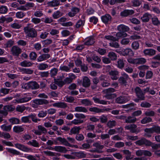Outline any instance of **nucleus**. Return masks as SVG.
<instances>
[{
    "mask_svg": "<svg viewBox=\"0 0 160 160\" xmlns=\"http://www.w3.org/2000/svg\"><path fill=\"white\" fill-rule=\"evenodd\" d=\"M23 30L27 37L34 38L37 36V32L33 28L27 26L24 28Z\"/></svg>",
    "mask_w": 160,
    "mask_h": 160,
    "instance_id": "f257e3e1",
    "label": "nucleus"
},
{
    "mask_svg": "<svg viewBox=\"0 0 160 160\" xmlns=\"http://www.w3.org/2000/svg\"><path fill=\"white\" fill-rule=\"evenodd\" d=\"M135 143L139 146L145 145L146 146H149L151 145L152 142L144 138H142L140 139L137 141Z\"/></svg>",
    "mask_w": 160,
    "mask_h": 160,
    "instance_id": "f03ea898",
    "label": "nucleus"
},
{
    "mask_svg": "<svg viewBox=\"0 0 160 160\" xmlns=\"http://www.w3.org/2000/svg\"><path fill=\"white\" fill-rule=\"evenodd\" d=\"M15 146L17 148L23 152H28L32 151V150L31 148H28L21 144L16 143L15 144Z\"/></svg>",
    "mask_w": 160,
    "mask_h": 160,
    "instance_id": "7ed1b4c3",
    "label": "nucleus"
},
{
    "mask_svg": "<svg viewBox=\"0 0 160 160\" xmlns=\"http://www.w3.org/2000/svg\"><path fill=\"white\" fill-rule=\"evenodd\" d=\"M47 132L46 129L44 127L40 125L38 126V129L34 130L33 131L34 133L38 135H40L42 133L45 134Z\"/></svg>",
    "mask_w": 160,
    "mask_h": 160,
    "instance_id": "20e7f679",
    "label": "nucleus"
},
{
    "mask_svg": "<svg viewBox=\"0 0 160 160\" xmlns=\"http://www.w3.org/2000/svg\"><path fill=\"white\" fill-rule=\"evenodd\" d=\"M128 75L125 73L122 74V76L120 77L118 79L119 82L122 85H125L127 83V81L129 79Z\"/></svg>",
    "mask_w": 160,
    "mask_h": 160,
    "instance_id": "39448f33",
    "label": "nucleus"
},
{
    "mask_svg": "<svg viewBox=\"0 0 160 160\" xmlns=\"http://www.w3.org/2000/svg\"><path fill=\"white\" fill-rule=\"evenodd\" d=\"M106 78V76L105 75H102L99 77V79L101 81V85L104 88L108 87L110 85V82L106 80H105Z\"/></svg>",
    "mask_w": 160,
    "mask_h": 160,
    "instance_id": "423d86ee",
    "label": "nucleus"
},
{
    "mask_svg": "<svg viewBox=\"0 0 160 160\" xmlns=\"http://www.w3.org/2000/svg\"><path fill=\"white\" fill-rule=\"evenodd\" d=\"M135 93L137 96L141 100H143L145 99L144 93L141 90L140 88L136 87L135 89Z\"/></svg>",
    "mask_w": 160,
    "mask_h": 160,
    "instance_id": "0eeeda50",
    "label": "nucleus"
},
{
    "mask_svg": "<svg viewBox=\"0 0 160 160\" xmlns=\"http://www.w3.org/2000/svg\"><path fill=\"white\" fill-rule=\"evenodd\" d=\"M130 98L128 96H121L117 98L115 100L116 103L119 104H122L128 101Z\"/></svg>",
    "mask_w": 160,
    "mask_h": 160,
    "instance_id": "6e6552de",
    "label": "nucleus"
},
{
    "mask_svg": "<svg viewBox=\"0 0 160 160\" xmlns=\"http://www.w3.org/2000/svg\"><path fill=\"white\" fill-rule=\"evenodd\" d=\"M115 91V89L112 88H109L103 90V92L106 94L105 97L107 99H111L112 98V94L111 93Z\"/></svg>",
    "mask_w": 160,
    "mask_h": 160,
    "instance_id": "1a4fd4ad",
    "label": "nucleus"
},
{
    "mask_svg": "<svg viewBox=\"0 0 160 160\" xmlns=\"http://www.w3.org/2000/svg\"><path fill=\"white\" fill-rule=\"evenodd\" d=\"M11 54L13 56H18L21 52L22 50L18 46H14L11 49Z\"/></svg>",
    "mask_w": 160,
    "mask_h": 160,
    "instance_id": "9d476101",
    "label": "nucleus"
},
{
    "mask_svg": "<svg viewBox=\"0 0 160 160\" xmlns=\"http://www.w3.org/2000/svg\"><path fill=\"white\" fill-rule=\"evenodd\" d=\"M80 10L79 8L75 7H72L71 11L68 13V15L70 17H73L79 12Z\"/></svg>",
    "mask_w": 160,
    "mask_h": 160,
    "instance_id": "9b49d317",
    "label": "nucleus"
},
{
    "mask_svg": "<svg viewBox=\"0 0 160 160\" xmlns=\"http://www.w3.org/2000/svg\"><path fill=\"white\" fill-rule=\"evenodd\" d=\"M137 126L136 125L133 124L126 126L125 128L126 129L130 130L131 132L138 133L139 132V131L137 130Z\"/></svg>",
    "mask_w": 160,
    "mask_h": 160,
    "instance_id": "f8f14e48",
    "label": "nucleus"
},
{
    "mask_svg": "<svg viewBox=\"0 0 160 160\" xmlns=\"http://www.w3.org/2000/svg\"><path fill=\"white\" fill-rule=\"evenodd\" d=\"M32 99V98L29 95L17 99L16 101L18 103H23L30 101Z\"/></svg>",
    "mask_w": 160,
    "mask_h": 160,
    "instance_id": "ddd939ff",
    "label": "nucleus"
},
{
    "mask_svg": "<svg viewBox=\"0 0 160 160\" xmlns=\"http://www.w3.org/2000/svg\"><path fill=\"white\" fill-rule=\"evenodd\" d=\"M122 55L124 56H133L134 55V53L131 49L129 48L122 49Z\"/></svg>",
    "mask_w": 160,
    "mask_h": 160,
    "instance_id": "4468645a",
    "label": "nucleus"
},
{
    "mask_svg": "<svg viewBox=\"0 0 160 160\" xmlns=\"http://www.w3.org/2000/svg\"><path fill=\"white\" fill-rule=\"evenodd\" d=\"M156 51L152 49H147L144 50L143 52L145 56H152L155 55Z\"/></svg>",
    "mask_w": 160,
    "mask_h": 160,
    "instance_id": "2eb2a0df",
    "label": "nucleus"
},
{
    "mask_svg": "<svg viewBox=\"0 0 160 160\" xmlns=\"http://www.w3.org/2000/svg\"><path fill=\"white\" fill-rule=\"evenodd\" d=\"M109 73L111 78L113 80H116L118 78L119 72L117 70H111Z\"/></svg>",
    "mask_w": 160,
    "mask_h": 160,
    "instance_id": "dca6fc26",
    "label": "nucleus"
},
{
    "mask_svg": "<svg viewBox=\"0 0 160 160\" xmlns=\"http://www.w3.org/2000/svg\"><path fill=\"white\" fill-rule=\"evenodd\" d=\"M109 110V109L108 108L105 110L96 107H93L89 108V111L91 112H92L95 113H99L104 112L105 110L108 111Z\"/></svg>",
    "mask_w": 160,
    "mask_h": 160,
    "instance_id": "f3484780",
    "label": "nucleus"
},
{
    "mask_svg": "<svg viewBox=\"0 0 160 160\" xmlns=\"http://www.w3.org/2000/svg\"><path fill=\"white\" fill-rule=\"evenodd\" d=\"M101 18L102 22L105 24H107L110 22L111 21L112 17L108 14H106L101 17Z\"/></svg>",
    "mask_w": 160,
    "mask_h": 160,
    "instance_id": "a211bd4d",
    "label": "nucleus"
},
{
    "mask_svg": "<svg viewBox=\"0 0 160 160\" xmlns=\"http://www.w3.org/2000/svg\"><path fill=\"white\" fill-rule=\"evenodd\" d=\"M91 84L90 80L87 77L85 76L82 78V86L85 88L89 87Z\"/></svg>",
    "mask_w": 160,
    "mask_h": 160,
    "instance_id": "6ab92c4d",
    "label": "nucleus"
},
{
    "mask_svg": "<svg viewBox=\"0 0 160 160\" xmlns=\"http://www.w3.org/2000/svg\"><path fill=\"white\" fill-rule=\"evenodd\" d=\"M50 57V55L49 54H42L38 57L37 61L38 62H41L46 60Z\"/></svg>",
    "mask_w": 160,
    "mask_h": 160,
    "instance_id": "aec40b11",
    "label": "nucleus"
},
{
    "mask_svg": "<svg viewBox=\"0 0 160 160\" xmlns=\"http://www.w3.org/2000/svg\"><path fill=\"white\" fill-rule=\"evenodd\" d=\"M57 141H59L61 144L66 146L71 147V144L68 142L67 140L64 138H62L61 137H58L56 138Z\"/></svg>",
    "mask_w": 160,
    "mask_h": 160,
    "instance_id": "412c9836",
    "label": "nucleus"
},
{
    "mask_svg": "<svg viewBox=\"0 0 160 160\" xmlns=\"http://www.w3.org/2000/svg\"><path fill=\"white\" fill-rule=\"evenodd\" d=\"M35 4L32 2H28L24 5L22 6V10L27 11L30 9V8H33L35 6Z\"/></svg>",
    "mask_w": 160,
    "mask_h": 160,
    "instance_id": "4be33fe9",
    "label": "nucleus"
},
{
    "mask_svg": "<svg viewBox=\"0 0 160 160\" xmlns=\"http://www.w3.org/2000/svg\"><path fill=\"white\" fill-rule=\"evenodd\" d=\"M134 11L132 10H125L121 12L120 13L121 16L122 17H127L133 14Z\"/></svg>",
    "mask_w": 160,
    "mask_h": 160,
    "instance_id": "5701e85b",
    "label": "nucleus"
},
{
    "mask_svg": "<svg viewBox=\"0 0 160 160\" xmlns=\"http://www.w3.org/2000/svg\"><path fill=\"white\" fill-rule=\"evenodd\" d=\"M60 1L59 0H53L48 2L47 5L49 7H54L58 6L60 5Z\"/></svg>",
    "mask_w": 160,
    "mask_h": 160,
    "instance_id": "b1692460",
    "label": "nucleus"
},
{
    "mask_svg": "<svg viewBox=\"0 0 160 160\" xmlns=\"http://www.w3.org/2000/svg\"><path fill=\"white\" fill-rule=\"evenodd\" d=\"M52 106L54 107L64 109L66 108L68 106L66 103L62 102L54 103L52 104Z\"/></svg>",
    "mask_w": 160,
    "mask_h": 160,
    "instance_id": "393cba45",
    "label": "nucleus"
},
{
    "mask_svg": "<svg viewBox=\"0 0 160 160\" xmlns=\"http://www.w3.org/2000/svg\"><path fill=\"white\" fill-rule=\"evenodd\" d=\"M54 150L57 152L64 153L68 151V150L65 147L61 146H55L54 147Z\"/></svg>",
    "mask_w": 160,
    "mask_h": 160,
    "instance_id": "a878e982",
    "label": "nucleus"
},
{
    "mask_svg": "<svg viewBox=\"0 0 160 160\" xmlns=\"http://www.w3.org/2000/svg\"><path fill=\"white\" fill-rule=\"evenodd\" d=\"M28 83L29 89H36L39 88V85L35 81H31Z\"/></svg>",
    "mask_w": 160,
    "mask_h": 160,
    "instance_id": "bb28decb",
    "label": "nucleus"
},
{
    "mask_svg": "<svg viewBox=\"0 0 160 160\" xmlns=\"http://www.w3.org/2000/svg\"><path fill=\"white\" fill-rule=\"evenodd\" d=\"M152 17V15L151 14L148 13H146L144 14L141 17V19L143 22H148L149 21L150 19Z\"/></svg>",
    "mask_w": 160,
    "mask_h": 160,
    "instance_id": "cd10ccee",
    "label": "nucleus"
},
{
    "mask_svg": "<svg viewBox=\"0 0 160 160\" xmlns=\"http://www.w3.org/2000/svg\"><path fill=\"white\" fill-rule=\"evenodd\" d=\"M117 28L118 31L125 32L129 30V28L128 27L122 24L118 25Z\"/></svg>",
    "mask_w": 160,
    "mask_h": 160,
    "instance_id": "c85d7f7f",
    "label": "nucleus"
},
{
    "mask_svg": "<svg viewBox=\"0 0 160 160\" xmlns=\"http://www.w3.org/2000/svg\"><path fill=\"white\" fill-rule=\"evenodd\" d=\"M137 120L136 118L133 116H129L125 119V122L127 123H134Z\"/></svg>",
    "mask_w": 160,
    "mask_h": 160,
    "instance_id": "c756f323",
    "label": "nucleus"
},
{
    "mask_svg": "<svg viewBox=\"0 0 160 160\" xmlns=\"http://www.w3.org/2000/svg\"><path fill=\"white\" fill-rule=\"evenodd\" d=\"M74 111L76 112L86 113L88 110L86 108L82 106H77L75 108Z\"/></svg>",
    "mask_w": 160,
    "mask_h": 160,
    "instance_id": "7c9ffc66",
    "label": "nucleus"
},
{
    "mask_svg": "<svg viewBox=\"0 0 160 160\" xmlns=\"http://www.w3.org/2000/svg\"><path fill=\"white\" fill-rule=\"evenodd\" d=\"M34 102L38 105H43L47 104L49 102L46 99H38L34 101Z\"/></svg>",
    "mask_w": 160,
    "mask_h": 160,
    "instance_id": "2f4dec72",
    "label": "nucleus"
},
{
    "mask_svg": "<svg viewBox=\"0 0 160 160\" xmlns=\"http://www.w3.org/2000/svg\"><path fill=\"white\" fill-rule=\"evenodd\" d=\"M19 70L22 74H31L33 72V71L30 68H20Z\"/></svg>",
    "mask_w": 160,
    "mask_h": 160,
    "instance_id": "473e14b6",
    "label": "nucleus"
},
{
    "mask_svg": "<svg viewBox=\"0 0 160 160\" xmlns=\"http://www.w3.org/2000/svg\"><path fill=\"white\" fill-rule=\"evenodd\" d=\"M27 144L35 148H38L40 146L39 142L34 139H33L31 141H29L27 143Z\"/></svg>",
    "mask_w": 160,
    "mask_h": 160,
    "instance_id": "72a5a7b5",
    "label": "nucleus"
},
{
    "mask_svg": "<svg viewBox=\"0 0 160 160\" xmlns=\"http://www.w3.org/2000/svg\"><path fill=\"white\" fill-rule=\"evenodd\" d=\"M24 130V128L22 126H16L13 128V131L16 133H19L23 132Z\"/></svg>",
    "mask_w": 160,
    "mask_h": 160,
    "instance_id": "f704fd0d",
    "label": "nucleus"
},
{
    "mask_svg": "<svg viewBox=\"0 0 160 160\" xmlns=\"http://www.w3.org/2000/svg\"><path fill=\"white\" fill-rule=\"evenodd\" d=\"M92 99L95 103L103 105H105L107 104V101L103 100H100L99 98L93 97V98Z\"/></svg>",
    "mask_w": 160,
    "mask_h": 160,
    "instance_id": "c9c22d12",
    "label": "nucleus"
},
{
    "mask_svg": "<svg viewBox=\"0 0 160 160\" xmlns=\"http://www.w3.org/2000/svg\"><path fill=\"white\" fill-rule=\"evenodd\" d=\"M81 102L82 104L85 106H89L91 105L92 104L91 101L88 99H82Z\"/></svg>",
    "mask_w": 160,
    "mask_h": 160,
    "instance_id": "e433bc0d",
    "label": "nucleus"
},
{
    "mask_svg": "<svg viewBox=\"0 0 160 160\" xmlns=\"http://www.w3.org/2000/svg\"><path fill=\"white\" fill-rule=\"evenodd\" d=\"M20 65L23 67H29L32 66V63L30 62L27 60H24L21 62Z\"/></svg>",
    "mask_w": 160,
    "mask_h": 160,
    "instance_id": "4c0bfd02",
    "label": "nucleus"
},
{
    "mask_svg": "<svg viewBox=\"0 0 160 160\" xmlns=\"http://www.w3.org/2000/svg\"><path fill=\"white\" fill-rule=\"evenodd\" d=\"M75 155L78 158H86V154L83 152L80 151L75 152Z\"/></svg>",
    "mask_w": 160,
    "mask_h": 160,
    "instance_id": "58836bf2",
    "label": "nucleus"
},
{
    "mask_svg": "<svg viewBox=\"0 0 160 160\" xmlns=\"http://www.w3.org/2000/svg\"><path fill=\"white\" fill-rule=\"evenodd\" d=\"M81 128L80 127L75 126L70 130V132L72 134H76L78 133Z\"/></svg>",
    "mask_w": 160,
    "mask_h": 160,
    "instance_id": "ea45409f",
    "label": "nucleus"
},
{
    "mask_svg": "<svg viewBox=\"0 0 160 160\" xmlns=\"http://www.w3.org/2000/svg\"><path fill=\"white\" fill-rule=\"evenodd\" d=\"M108 56L111 60H116L117 59V55L116 54L112 52H109L108 54Z\"/></svg>",
    "mask_w": 160,
    "mask_h": 160,
    "instance_id": "a19ab883",
    "label": "nucleus"
},
{
    "mask_svg": "<svg viewBox=\"0 0 160 160\" xmlns=\"http://www.w3.org/2000/svg\"><path fill=\"white\" fill-rule=\"evenodd\" d=\"M123 153L126 156H125V159L127 160H129L132 158L131 157V153L128 150H123L122 151Z\"/></svg>",
    "mask_w": 160,
    "mask_h": 160,
    "instance_id": "79ce46f5",
    "label": "nucleus"
},
{
    "mask_svg": "<svg viewBox=\"0 0 160 160\" xmlns=\"http://www.w3.org/2000/svg\"><path fill=\"white\" fill-rule=\"evenodd\" d=\"M11 6L12 8H16L17 10H22V6L21 5L19 6V3L16 2L12 3L11 4Z\"/></svg>",
    "mask_w": 160,
    "mask_h": 160,
    "instance_id": "37998d69",
    "label": "nucleus"
},
{
    "mask_svg": "<svg viewBox=\"0 0 160 160\" xmlns=\"http://www.w3.org/2000/svg\"><path fill=\"white\" fill-rule=\"evenodd\" d=\"M42 9H38L34 12V15L37 17H40L43 15Z\"/></svg>",
    "mask_w": 160,
    "mask_h": 160,
    "instance_id": "c03bdc74",
    "label": "nucleus"
},
{
    "mask_svg": "<svg viewBox=\"0 0 160 160\" xmlns=\"http://www.w3.org/2000/svg\"><path fill=\"white\" fill-rule=\"evenodd\" d=\"M37 67L39 70H44L48 68V65L46 63H42L39 64Z\"/></svg>",
    "mask_w": 160,
    "mask_h": 160,
    "instance_id": "a18cd8bd",
    "label": "nucleus"
},
{
    "mask_svg": "<svg viewBox=\"0 0 160 160\" xmlns=\"http://www.w3.org/2000/svg\"><path fill=\"white\" fill-rule=\"evenodd\" d=\"M3 109L5 112L7 111H12L15 109V108L11 105H7L4 107Z\"/></svg>",
    "mask_w": 160,
    "mask_h": 160,
    "instance_id": "49530a36",
    "label": "nucleus"
},
{
    "mask_svg": "<svg viewBox=\"0 0 160 160\" xmlns=\"http://www.w3.org/2000/svg\"><path fill=\"white\" fill-rule=\"evenodd\" d=\"M94 42V39L91 37L88 38L84 44L86 45H90L93 44Z\"/></svg>",
    "mask_w": 160,
    "mask_h": 160,
    "instance_id": "de8ad7c7",
    "label": "nucleus"
},
{
    "mask_svg": "<svg viewBox=\"0 0 160 160\" xmlns=\"http://www.w3.org/2000/svg\"><path fill=\"white\" fill-rule=\"evenodd\" d=\"M107 126L109 128H112L116 125V122L115 120H109L107 123Z\"/></svg>",
    "mask_w": 160,
    "mask_h": 160,
    "instance_id": "09e8293b",
    "label": "nucleus"
},
{
    "mask_svg": "<svg viewBox=\"0 0 160 160\" xmlns=\"http://www.w3.org/2000/svg\"><path fill=\"white\" fill-rule=\"evenodd\" d=\"M26 109V108L23 105H18L16 108V109L17 111L22 113Z\"/></svg>",
    "mask_w": 160,
    "mask_h": 160,
    "instance_id": "8fccbe9b",
    "label": "nucleus"
},
{
    "mask_svg": "<svg viewBox=\"0 0 160 160\" xmlns=\"http://www.w3.org/2000/svg\"><path fill=\"white\" fill-rule=\"evenodd\" d=\"M146 60L145 58H137L136 64H143L146 63Z\"/></svg>",
    "mask_w": 160,
    "mask_h": 160,
    "instance_id": "3c124183",
    "label": "nucleus"
},
{
    "mask_svg": "<svg viewBox=\"0 0 160 160\" xmlns=\"http://www.w3.org/2000/svg\"><path fill=\"white\" fill-rule=\"evenodd\" d=\"M6 149L9 152L12 154L16 155H20V152L15 149L11 148H6Z\"/></svg>",
    "mask_w": 160,
    "mask_h": 160,
    "instance_id": "603ef678",
    "label": "nucleus"
},
{
    "mask_svg": "<svg viewBox=\"0 0 160 160\" xmlns=\"http://www.w3.org/2000/svg\"><path fill=\"white\" fill-rule=\"evenodd\" d=\"M152 121V119L149 117H145L141 120V123L145 124Z\"/></svg>",
    "mask_w": 160,
    "mask_h": 160,
    "instance_id": "864d4df0",
    "label": "nucleus"
},
{
    "mask_svg": "<svg viewBox=\"0 0 160 160\" xmlns=\"http://www.w3.org/2000/svg\"><path fill=\"white\" fill-rule=\"evenodd\" d=\"M93 146L99 149H102L104 148V146L101 144V142H94L93 144Z\"/></svg>",
    "mask_w": 160,
    "mask_h": 160,
    "instance_id": "5fc2aeb1",
    "label": "nucleus"
},
{
    "mask_svg": "<svg viewBox=\"0 0 160 160\" xmlns=\"http://www.w3.org/2000/svg\"><path fill=\"white\" fill-rule=\"evenodd\" d=\"M104 38L107 40L112 41H118V38H117L112 36L109 35L105 36Z\"/></svg>",
    "mask_w": 160,
    "mask_h": 160,
    "instance_id": "6e6d98bb",
    "label": "nucleus"
},
{
    "mask_svg": "<svg viewBox=\"0 0 160 160\" xmlns=\"http://www.w3.org/2000/svg\"><path fill=\"white\" fill-rule=\"evenodd\" d=\"M12 128L11 125L7 126L5 124L2 125L1 126V128L4 131H9L11 130Z\"/></svg>",
    "mask_w": 160,
    "mask_h": 160,
    "instance_id": "4d7b16f0",
    "label": "nucleus"
},
{
    "mask_svg": "<svg viewBox=\"0 0 160 160\" xmlns=\"http://www.w3.org/2000/svg\"><path fill=\"white\" fill-rule=\"evenodd\" d=\"M124 66V64L123 59H119L117 61V66L121 69L123 68Z\"/></svg>",
    "mask_w": 160,
    "mask_h": 160,
    "instance_id": "13d9d810",
    "label": "nucleus"
},
{
    "mask_svg": "<svg viewBox=\"0 0 160 160\" xmlns=\"http://www.w3.org/2000/svg\"><path fill=\"white\" fill-rule=\"evenodd\" d=\"M65 101L69 103H72L75 100L74 98L71 96H67L65 97Z\"/></svg>",
    "mask_w": 160,
    "mask_h": 160,
    "instance_id": "bf43d9fd",
    "label": "nucleus"
},
{
    "mask_svg": "<svg viewBox=\"0 0 160 160\" xmlns=\"http://www.w3.org/2000/svg\"><path fill=\"white\" fill-rule=\"evenodd\" d=\"M25 15V13L22 11H19L16 13L15 16L18 18H22Z\"/></svg>",
    "mask_w": 160,
    "mask_h": 160,
    "instance_id": "052dcab7",
    "label": "nucleus"
},
{
    "mask_svg": "<svg viewBox=\"0 0 160 160\" xmlns=\"http://www.w3.org/2000/svg\"><path fill=\"white\" fill-rule=\"evenodd\" d=\"M84 122V121L80 119H74L72 121V124L76 125H79Z\"/></svg>",
    "mask_w": 160,
    "mask_h": 160,
    "instance_id": "680f3d73",
    "label": "nucleus"
},
{
    "mask_svg": "<svg viewBox=\"0 0 160 160\" xmlns=\"http://www.w3.org/2000/svg\"><path fill=\"white\" fill-rule=\"evenodd\" d=\"M132 5L134 7H138L142 3L140 0H133L131 2Z\"/></svg>",
    "mask_w": 160,
    "mask_h": 160,
    "instance_id": "e2e57ef3",
    "label": "nucleus"
},
{
    "mask_svg": "<svg viewBox=\"0 0 160 160\" xmlns=\"http://www.w3.org/2000/svg\"><path fill=\"white\" fill-rule=\"evenodd\" d=\"M127 34L125 32L119 31L116 34V36L117 38H120L126 37L127 36Z\"/></svg>",
    "mask_w": 160,
    "mask_h": 160,
    "instance_id": "0e129e2a",
    "label": "nucleus"
},
{
    "mask_svg": "<svg viewBox=\"0 0 160 160\" xmlns=\"http://www.w3.org/2000/svg\"><path fill=\"white\" fill-rule=\"evenodd\" d=\"M62 16V14L61 12L58 11L54 12L52 15V16L54 19H56Z\"/></svg>",
    "mask_w": 160,
    "mask_h": 160,
    "instance_id": "69168bd1",
    "label": "nucleus"
},
{
    "mask_svg": "<svg viewBox=\"0 0 160 160\" xmlns=\"http://www.w3.org/2000/svg\"><path fill=\"white\" fill-rule=\"evenodd\" d=\"M152 22L154 25L158 26L160 25V22L157 18L154 17L152 18Z\"/></svg>",
    "mask_w": 160,
    "mask_h": 160,
    "instance_id": "338daca9",
    "label": "nucleus"
},
{
    "mask_svg": "<svg viewBox=\"0 0 160 160\" xmlns=\"http://www.w3.org/2000/svg\"><path fill=\"white\" fill-rule=\"evenodd\" d=\"M82 160H115V159L113 157H105L100 158L99 159H83Z\"/></svg>",
    "mask_w": 160,
    "mask_h": 160,
    "instance_id": "774afa93",
    "label": "nucleus"
}]
</instances>
